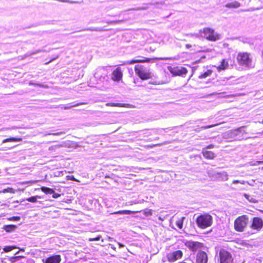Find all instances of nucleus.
Wrapping results in <instances>:
<instances>
[{
    "mask_svg": "<svg viewBox=\"0 0 263 263\" xmlns=\"http://www.w3.org/2000/svg\"><path fill=\"white\" fill-rule=\"evenodd\" d=\"M246 126H242L235 129L228 131L224 135V138L230 141L237 140L241 139L244 134H246L245 128Z\"/></svg>",
    "mask_w": 263,
    "mask_h": 263,
    "instance_id": "nucleus-1",
    "label": "nucleus"
},
{
    "mask_svg": "<svg viewBox=\"0 0 263 263\" xmlns=\"http://www.w3.org/2000/svg\"><path fill=\"white\" fill-rule=\"evenodd\" d=\"M238 64L244 68H252L254 67L252 58L247 52H239L237 56Z\"/></svg>",
    "mask_w": 263,
    "mask_h": 263,
    "instance_id": "nucleus-2",
    "label": "nucleus"
},
{
    "mask_svg": "<svg viewBox=\"0 0 263 263\" xmlns=\"http://www.w3.org/2000/svg\"><path fill=\"white\" fill-rule=\"evenodd\" d=\"M135 71L136 74L143 80L151 79L154 76V74L151 71L150 69L143 65H136Z\"/></svg>",
    "mask_w": 263,
    "mask_h": 263,
    "instance_id": "nucleus-3",
    "label": "nucleus"
},
{
    "mask_svg": "<svg viewBox=\"0 0 263 263\" xmlns=\"http://www.w3.org/2000/svg\"><path fill=\"white\" fill-rule=\"evenodd\" d=\"M198 227L201 229H205L212 224L213 218L209 214H203L199 216L196 220Z\"/></svg>",
    "mask_w": 263,
    "mask_h": 263,
    "instance_id": "nucleus-4",
    "label": "nucleus"
},
{
    "mask_svg": "<svg viewBox=\"0 0 263 263\" xmlns=\"http://www.w3.org/2000/svg\"><path fill=\"white\" fill-rule=\"evenodd\" d=\"M215 258L218 263H233V260L231 254L224 249H221Z\"/></svg>",
    "mask_w": 263,
    "mask_h": 263,
    "instance_id": "nucleus-5",
    "label": "nucleus"
},
{
    "mask_svg": "<svg viewBox=\"0 0 263 263\" xmlns=\"http://www.w3.org/2000/svg\"><path fill=\"white\" fill-rule=\"evenodd\" d=\"M248 218L247 215H242L238 217L234 222L235 229L238 232H242L247 226Z\"/></svg>",
    "mask_w": 263,
    "mask_h": 263,
    "instance_id": "nucleus-6",
    "label": "nucleus"
},
{
    "mask_svg": "<svg viewBox=\"0 0 263 263\" xmlns=\"http://www.w3.org/2000/svg\"><path fill=\"white\" fill-rule=\"evenodd\" d=\"M203 37L211 41H216L220 39V35L216 33L213 29L205 28L202 30Z\"/></svg>",
    "mask_w": 263,
    "mask_h": 263,
    "instance_id": "nucleus-7",
    "label": "nucleus"
},
{
    "mask_svg": "<svg viewBox=\"0 0 263 263\" xmlns=\"http://www.w3.org/2000/svg\"><path fill=\"white\" fill-rule=\"evenodd\" d=\"M167 69L174 76H183L187 72V69L182 67L168 66Z\"/></svg>",
    "mask_w": 263,
    "mask_h": 263,
    "instance_id": "nucleus-8",
    "label": "nucleus"
},
{
    "mask_svg": "<svg viewBox=\"0 0 263 263\" xmlns=\"http://www.w3.org/2000/svg\"><path fill=\"white\" fill-rule=\"evenodd\" d=\"M212 179L218 181H225L228 180L229 175L225 171L214 172L211 176Z\"/></svg>",
    "mask_w": 263,
    "mask_h": 263,
    "instance_id": "nucleus-9",
    "label": "nucleus"
},
{
    "mask_svg": "<svg viewBox=\"0 0 263 263\" xmlns=\"http://www.w3.org/2000/svg\"><path fill=\"white\" fill-rule=\"evenodd\" d=\"M182 256V252L181 251L177 250L172 253H170L167 255L168 260L173 262L175 261L178 259H180Z\"/></svg>",
    "mask_w": 263,
    "mask_h": 263,
    "instance_id": "nucleus-10",
    "label": "nucleus"
},
{
    "mask_svg": "<svg viewBox=\"0 0 263 263\" xmlns=\"http://www.w3.org/2000/svg\"><path fill=\"white\" fill-rule=\"evenodd\" d=\"M185 245L193 251H196L202 247V243L197 241H189L186 242Z\"/></svg>",
    "mask_w": 263,
    "mask_h": 263,
    "instance_id": "nucleus-11",
    "label": "nucleus"
},
{
    "mask_svg": "<svg viewBox=\"0 0 263 263\" xmlns=\"http://www.w3.org/2000/svg\"><path fill=\"white\" fill-rule=\"evenodd\" d=\"M122 76L123 73L121 68L118 67L112 72L111 79L115 81H119L122 79Z\"/></svg>",
    "mask_w": 263,
    "mask_h": 263,
    "instance_id": "nucleus-12",
    "label": "nucleus"
},
{
    "mask_svg": "<svg viewBox=\"0 0 263 263\" xmlns=\"http://www.w3.org/2000/svg\"><path fill=\"white\" fill-rule=\"evenodd\" d=\"M208 255L205 252L203 251H199L196 256L197 263H207Z\"/></svg>",
    "mask_w": 263,
    "mask_h": 263,
    "instance_id": "nucleus-13",
    "label": "nucleus"
},
{
    "mask_svg": "<svg viewBox=\"0 0 263 263\" xmlns=\"http://www.w3.org/2000/svg\"><path fill=\"white\" fill-rule=\"evenodd\" d=\"M263 227V221L262 220L258 217H254L253 219L251 228L256 229L260 230Z\"/></svg>",
    "mask_w": 263,
    "mask_h": 263,
    "instance_id": "nucleus-14",
    "label": "nucleus"
},
{
    "mask_svg": "<svg viewBox=\"0 0 263 263\" xmlns=\"http://www.w3.org/2000/svg\"><path fill=\"white\" fill-rule=\"evenodd\" d=\"M44 263H60L61 261V257L60 255H54L50 256L44 260Z\"/></svg>",
    "mask_w": 263,
    "mask_h": 263,
    "instance_id": "nucleus-15",
    "label": "nucleus"
},
{
    "mask_svg": "<svg viewBox=\"0 0 263 263\" xmlns=\"http://www.w3.org/2000/svg\"><path fill=\"white\" fill-rule=\"evenodd\" d=\"M151 59L145 57H140V59L132 60L125 62L124 64H134L135 63H149Z\"/></svg>",
    "mask_w": 263,
    "mask_h": 263,
    "instance_id": "nucleus-16",
    "label": "nucleus"
},
{
    "mask_svg": "<svg viewBox=\"0 0 263 263\" xmlns=\"http://www.w3.org/2000/svg\"><path fill=\"white\" fill-rule=\"evenodd\" d=\"M241 6V4L236 1H232L226 3L224 7L229 9H237Z\"/></svg>",
    "mask_w": 263,
    "mask_h": 263,
    "instance_id": "nucleus-17",
    "label": "nucleus"
},
{
    "mask_svg": "<svg viewBox=\"0 0 263 263\" xmlns=\"http://www.w3.org/2000/svg\"><path fill=\"white\" fill-rule=\"evenodd\" d=\"M229 67V60L228 59H223L220 63V65L217 67L216 68L217 71L220 72L221 70H224L226 69H228Z\"/></svg>",
    "mask_w": 263,
    "mask_h": 263,
    "instance_id": "nucleus-18",
    "label": "nucleus"
},
{
    "mask_svg": "<svg viewBox=\"0 0 263 263\" xmlns=\"http://www.w3.org/2000/svg\"><path fill=\"white\" fill-rule=\"evenodd\" d=\"M254 183H255V180H252L250 182H248V181H244V180H234L233 182H232V184H237V183H240V184H245L246 183H247L248 184H249V185L250 186H253L254 184Z\"/></svg>",
    "mask_w": 263,
    "mask_h": 263,
    "instance_id": "nucleus-19",
    "label": "nucleus"
},
{
    "mask_svg": "<svg viewBox=\"0 0 263 263\" xmlns=\"http://www.w3.org/2000/svg\"><path fill=\"white\" fill-rule=\"evenodd\" d=\"M213 72V70L211 69H207L202 73L200 74L198 76L199 79H205L209 76H210Z\"/></svg>",
    "mask_w": 263,
    "mask_h": 263,
    "instance_id": "nucleus-20",
    "label": "nucleus"
},
{
    "mask_svg": "<svg viewBox=\"0 0 263 263\" xmlns=\"http://www.w3.org/2000/svg\"><path fill=\"white\" fill-rule=\"evenodd\" d=\"M243 195L251 203H256L258 202V200L255 199L253 196L246 193H244Z\"/></svg>",
    "mask_w": 263,
    "mask_h": 263,
    "instance_id": "nucleus-21",
    "label": "nucleus"
},
{
    "mask_svg": "<svg viewBox=\"0 0 263 263\" xmlns=\"http://www.w3.org/2000/svg\"><path fill=\"white\" fill-rule=\"evenodd\" d=\"M203 156L208 159H213L215 157L214 154L211 152L208 151H203Z\"/></svg>",
    "mask_w": 263,
    "mask_h": 263,
    "instance_id": "nucleus-22",
    "label": "nucleus"
},
{
    "mask_svg": "<svg viewBox=\"0 0 263 263\" xmlns=\"http://www.w3.org/2000/svg\"><path fill=\"white\" fill-rule=\"evenodd\" d=\"M16 228V226L15 225H5L4 227V230L8 232H11L13 231Z\"/></svg>",
    "mask_w": 263,
    "mask_h": 263,
    "instance_id": "nucleus-23",
    "label": "nucleus"
},
{
    "mask_svg": "<svg viewBox=\"0 0 263 263\" xmlns=\"http://www.w3.org/2000/svg\"><path fill=\"white\" fill-rule=\"evenodd\" d=\"M22 141V139L21 138H10L4 140L2 143H5L9 142H21Z\"/></svg>",
    "mask_w": 263,
    "mask_h": 263,
    "instance_id": "nucleus-24",
    "label": "nucleus"
},
{
    "mask_svg": "<svg viewBox=\"0 0 263 263\" xmlns=\"http://www.w3.org/2000/svg\"><path fill=\"white\" fill-rule=\"evenodd\" d=\"M41 190H42V192H43L46 194H51L52 193H54V190L49 187L42 186L41 188Z\"/></svg>",
    "mask_w": 263,
    "mask_h": 263,
    "instance_id": "nucleus-25",
    "label": "nucleus"
},
{
    "mask_svg": "<svg viewBox=\"0 0 263 263\" xmlns=\"http://www.w3.org/2000/svg\"><path fill=\"white\" fill-rule=\"evenodd\" d=\"M107 106H114V107H126L128 104H121V103H109L106 104Z\"/></svg>",
    "mask_w": 263,
    "mask_h": 263,
    "instance_id": "nucleus-26",
    "label": "nucleus"
},
{
    "mask_svg": "<svg viewBox=\"0 0 263 263\" xmlns=\"http://www.w3.org/2000/svg\"><path fill=\"white\" fill-rule=\"evenodd\" d=\"M24 258V256H17L11 257L9 259V261L11 263H14L18 260H20L21 258Z\"/></svg>",
    "mask_w": 263,
    "mask_h": 263,
    "instance_id": "nucleus-27",
    "label": "nucleus"
},
{
    "mask_svg": "<svg viewBox=\"0 0 263 263\" xmlns=\"http://www.w3.org/2000/svg\"><path fill=\"white\" fill-rule=\"evenodd\" d=\"M133 212H132L129 210H124V211H119L118 212H115L111 214H117V215H123V214H130L133 213Z\"/></svg>",
    "mask_w": 263,
    "mask_h": 263,
    "instance_id": "nucleus-28",
    "label": "nucleus"
},
{
    "mask_svg": "<svg viewBox=\"0 0 263 263\" xmlns=\"http://www.w3.org/2000/svg\"><path fill=\"white\" fill-rule=\"evenodd\" d=\"M41 197L39 196H32L29 198H26V200L30 202L35 203L37 201V199H40Z\"/></svg>",
    "mask_w": 263,
    "mask_h": 263,
    "instance_id": "nucleus-29",
    "label": "nucleus"
},
{
    "mask_svg": "<svg viewBox=\"0 0 263 263\" xmlns=\"http://www.w3.org/2000/svg\"><path fill=\"white\" fill-rule=\"evenodd\" d=\"M185 219V217H182L180 219L176 221V225L179 229H182L183 227V221L184 219Z\"/></svg>",
    "mask_w": 263,
    "mask_h": 263,
    "instance_id": "nucleus-30",
    "label": "nucleus"
},
{
    "mask_svg": "<svg viewBox=\"0 0 263 263\" xmlns=\"http://www.w3.org/2000/svg\"><path fill=\"white\" fill-rule=\"evenodd\" d=\"M189 36L190 37H202V30H200L199 33H194V34H189L187 35Z\"/></svg>",
    "mask_w": 263,
    "mask_h": 263,
    "instance_id": "nucleus-31",
    "label": "nucleus"
},
{
    "mask_svg": "<svg viewBox=\"0 0 263 263\" xmlns=\"http://www.w3.org/2000/svg\"><path fill=\"white\" fill-rule=\"evenodd\" d=\"M1 192L3 193H14L15 190L13 188L8 187L7 189H4Z\"/></svg>",
    "mask_w": 263,
    "mask_h": 263,
    "instance_id": "nucleus-32",
    "label": "nucleus"
},
{
    "mask_svg": "<svg viewBox=\"0 0 263 263\" xmlns=\"http://www.w3.org/2000/svg\"><path fill=\"white\" fill-rule=\"evenodd\" d=\"M145 201L144 199H136L135 200L131 201L130 204L132 205L133 204H140L143 203Z\"/></svg>",
    "mask_w": 263,
    "mask_h": 263,
    "instance_id": "nucleus-33",
    "label": "nucleus"
},
{
    "mask_svg": "<svg viewBox=\"0 0 263 263\" xmlns=\"http://www.w3.org/2000/svg\"><path fill=\"white\" fill-rule=\"evenodd\" d=\"M65 173V171H57L54 172V176L55 177H61L63 176Z\"/></svg>",
    "mask_w": 263,
    "mask_h": 263,
    "instance_id": "nucleus-34",
    "label": "nucleus"
},
{
    "mask_svg": "<svg viewBox=\"0 0 263 263\" xmlns=\"http://www.w3.org/2000/svg\"><path fill=\"white\" fill-rule=\"evenodd\" d=\"M14 248H16V247H12V246H6L4 248V251L5 252H9L12 251Z\"/></svg>",
    "mask_w": 263,
    "mask_h": 263,
    "instance_id": "nucleus-35",
    "label": "nucleus"
},
{
    "mask_svg": "<svg viewBox=\"0 0 263 263\" xmlns=\"http://www.w3.org/2000/svg\"><path fill=\"white\" fill-rule=\"evenodd\" d=\"M101 237V236L99 235L95 238H89V241H98L100 239Z\"/></svg>",
    "mask_w": 263,
    "mask_h": 263,
    "instance_id": "nucleus-36",
    "label": "nucleus"
},
{
    "mask_svg": "<svg viewBox=\"0 0 263 263\" xmlns=\"http://www.w3.org/2000/svg\"><path fill=\"white\" fill-rule=\"evenodd\" d=\"M218 125V124H213V125H208V126H202L201 127V129H208V128H211V127H214L215 126H217Z\"/></svg>",
    "mask_w": 263,
    "mask_h": 263,
    "instance_id": "nucleus-37",
    "label": "nucleus"
},
{
    "mask_svg": "<svg viewBox=\"0 0 263 263\" xmlns=\"http://www.w3.org/2000/svg\"><path fill=\"white\" fill-rule=\"evenodd\" d=\"M21 219V217L19 216H13L9 218V220L11 221H18Z\"/></svg>",
    "mask_w": 263,
    "mask_h": 263,
    "instance_id": "nucleus-38",
    "label": "nucleus"
},
{
    "mask_svg": "<svg viewBox=\"0 0 263 263\" xmlns=\"http://www.w3.org/2000/svg\"><path fill=\"white\" fill-rule=\"evenodd\" d=\"M261 164H263V160L262 161H257L253 163H251V162L250 163V165L252 166H256V165H259Z\"/></svg>",
    "mask_w": 263,
    "mask_h": 263,
    "instance_id": "nucleus-39",
    "label": "nucleus"
},
{
    "mask_svg": "<svg viewBox=\"0 0 263 263\" xmlns=\"http://www.w3.org/2000/svg\"><path fill=\"white\" fill-rule=\"evenodd\" d=\"M65 133H63V132H59V133H52V134H50V133H49V134H46L45 135H53V136H60V135H63Z\"/></svg>",
    "mask_w": 263,
    "mask_h": 263,
    "instance_id": "nucleus-40",
    "label": "nucleus"
},
{
    "mask_svg": "<svg viewBox=\"0 0 263 263\" xmlns=\"http://www.w3.org/2000/svg\"><path fill=\"white\" fill-rule=\"evenodd\" d=\"M85 30H89V31H100L102 30L100 28H91L86 29Z\"/></svg>",
    "mask_w": 263,
    "mask_h": 263,
    "instance_id": "nucleus-41",
    "label": "nucleus"
},
{
    "mask_svg": "<svg viewBox=\"0 0 263 263\" xmlns=\"http://www.w3.org/2000/svg\"><path fill=\"white\" fill-rule=\"evenodd\" d=\"M66 178H67V180H68L76 181V179L73 176H67Z\"/></svg>",
    "mask_w": 263,
    "mask_h": 263,
    "instance_id": "nucleus-42",
    "label": "nucleus"
},
{
    "mask_svg": "<svg viewBox=\"0 0 263 263\" xmlns=\"http://www.w3.org/2000/svg\"><path fill=\"white\" fill-rule=\"evenodd\" d=\"M52 194H53L52 195V197L53 198H58V197H59L61 196L60 194H59L58 193H55L54 192V193H52Z\"/></svg>",
    "mask_w": 263,
    "mask_h": 263,
    "instance_id": "nucleus-43",
    "label": "nucleus"
},
{
    "mask_svg": "<svg viewBox=\"0 0 263 263\" xmlns=\"http://www.w3.org/2000/svg\"><path fill=\"white\" fill-rule=\"evenodd\" d=\"M259 9V8H250L249 9L245 10H243V11H252V10H257V9Z\"/></svg>",
    "mask_w": 263,
    "mask_h": 263,
    "instance_id": "nucleus-44",
    "label": "nucleus"
},
{
    "mask_svg": "<svg viewBox=\"0 0 263 263\" xmlns=\"http://www.w3.org/2000/svg\"><path fill=\"white\" fill-rule=\"evenodd\" d=\"M36 85L37 86H39L40 87H44V88H46L47 87V85H44L43 84H37Z\"/></svg>",
    "mask_w": 263,
    "mask_h": 263,
    "instance_id": "nucleus-45",
    "label": "nucleus"
},
{
    "mask_svg": "<svg viewBox=\"0 0 263 263\" xmlns=\"http://www.w3.org/2000/svg\"><path fill=\"white\" fill-rule=\"evenodd\" d=\"M213 147H214L213 145L211 144V145H208V146L206 147V149H211V148H213Z\"/></svg>",
    "mask_w": 263,
    "mask_h": 263,
    "instance_id": "nucleus-46",
    "label": "nucleus"
},
{
    "mask_svg": "<svg viewBox=\"0 0 263 263\" xmlns=\"http://www.w3.org/2000/svg\"><path fill=\"white\" fill-rule=\"evenodd\" d=\"M118 245L119 247V248H123L124 247V245L120 243V242H118Z\"/></svg>",
    "mask_w": 263,
    "mask_h": 263,
    "instance_id": "nucleus-47",
    "label": "nucleus"
},
{
    "mask_svg": "<svg viewBox=\"0 0 263 263\" xmlns=\"http://www.w3.org/2000/svg\"><path fill=\"white\" fill-rule=\"evenodd\" d=\"M54 147H57V146H53L49 147V149L51 150L53 149Z\"/></svg>",
    "mask_w": 263,
    "mask_h": 263,
    "instance_id": "nucleus-48",
    "label": "nucleus"
},
{
    "mask_svg": "<svg viewBox=\"0 0 263 263\" xmlns=\"http://www.w3.org/2000/svg\"><path fill=\"white\" fill-rule=\"evenodd\" d=\"M185 46L187 48H189L191 47L192 46L190 44H186Z\"/></svg>",
    "mask_w": 263,
    "mask_h": 263,
    "instance_id": "nucleus-49",
    "label": "nucleus"
},
{
    "mask_svg": "<svg viewBox=\"0 0 263 263\" xmlns=\"http://www.w3.org/2000/svg\"><path fill=\"white\" fill-rule=\"evenodd\" d=\"M150 83L152 84H155V85H157V84H160V83H157L156 82H151Z\"/></svg>",
    "mask_w": 263,
    "mask_h": 263,
    "instance_id": "nucleus-50",
    "label": "nucleus"
},
{
    "mask_svg": "<svg viewBox=\"0 0 263 263\" xmlns=\"http://www.w3.org/2000/svg\"><path fill=\"white\" fill-rule=\"evenodd\" d=\"M159 60H167L169 59L168 58H159Z\"/></svg>",
    "mask_w": 263,
    "mask_h": 263,
    "instance_id": "nucleus-51",
    "label": "nucleus"
},
{
    "mask_svg": "<svg viewBox=\"0 0 263 263\" xmlns=\"http://www.w3.org/2000/svg\"><path fill=\"white\" fill-rule=\"evenodd\" d=\"M158 219H159V220H161V221H163V218H162L160 216V217H159Z\"/></svg>",
    "mask_w": 263,
    "mask_h": 263,
    "instance_id": "nucleus-52",
    "label": "nucleus"
},
{
    "mask_svg": "<svg viewBox=\"0 0 263 263\" xmlns=\"http://www.w3.org/2000/svg\"><path fill=\"white\" fill-rule=\"evenodd\" d=\"M258 134L260 135H263V131L262 132H261V133H258Z\"/></svg>",
    "mask_w": 263,
    "mask_h": 263,
    "instance_id": "nucleus-53",
    "label": "nucleus"
},
{
    "mask_svg": "<svg viewBox=\"0 0 263 263\" xmlns=\"http://www.w3.org/2000/svg\"><path fill=\"white\" fill-rule=\"evenodd\" d=\"M20 251H24V250H23V249H21V250H20Z\"/></svg>",
    "mask_w": 263,
    "mask_h": 263,
    "instance_id": "nucleus-54",
    "label": "nucleus"
},
{
    "mask_svg": "<svg viewBox=\"0 0 263 263\" xmlns=\"http://www.w3.org/2000/svg\"><path fill=\"white\" fill-rule=\"evenodd\" d=\"M18 253H19V251H18V252H16V253L15 254V255H16V254H18Z\"/></svg>",
    "mask_w": 263,
    "mask_h": 263,
    "instance_id": "nucleus-55",
    "label": "nucleus"
},
{
    "mask_svg": "<svg viewBox=\"0 0 263 263\" xmlns=\"http://www.w3.org/2000/svg\"><path fill=\"white\" fill-rule=\"evenodd\" d=\"M36 52H33L32 54H35L36 53Z\"/></svg>",
    "mask_w": 263,
    "mask_h": 263,
    "instance_id": "nucleus-56",
    "label": "nucleus"
},
{
    "mask_svg": "<svg viewBox=\"0 0 263 263\" xmlns=\"http://www.w3.org/2000/svg\"><path fill=\"white\" fill-rule=\"evenodd\" d=\"M261 123L263 124V120H262V121L261 122Z\"/></svg>",
    "mask_w": 263,
    "mask_h": 263,
    "instance_id": "nucleus-57",
    "label": "nucleus"
}]
</instances>
